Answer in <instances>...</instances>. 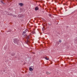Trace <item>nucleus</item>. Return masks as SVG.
<instances>
[{
    "mask_svg": "<svg viewBox=\"0 0 77 77\" xmlns=\"http://www.w3.org/2000/svg\"><path fill=\"white\" fill-rule=\"evenodd\" d=\"M18 41H19V40L16 38H15L14 39V42L15 44H18Z\"/></svg>",
    "mask_w": 77,
    "mask_h": 77,
    "instance_id": "f257e3e1",
    "label": "nucleus"
},
{
    "mask_svg": "<svg viewBox=\"0 0 77 77\" xmlns=\"http://www.w3.org/2000/svg\"><path fill=\"white\" fill-rule=\"evenodd\" d=\"M30 35H28L27 36V37L26 38V39L27 40V43H29V39Z\"/></svg>",
    "mask_w": 77,
    "mask_h": 77,
    "instance_id": "f03ea898",
    "label": "nucleus"
},
{
    "mask_svg": "<svg viewBox=\"0 0 77 77\" xmlns=\"http://www.w3.org/2000/svg\"><path fill=\"white\" fill-rule=\"evenodd\" d=\"M19 5H20V6H23L24 4L23 3H20L19 4Z\"/></svg>",
    "mask_w": 77,
    "mask_h": 77,
    "instance_id": "7ed1b4c3",
    "label": "nucleus"
},
{
    "mask_svg": "<svg viewBox=\"0 0 77 77\" xmlns=\"http://www.w3.org/2000/svg\"><path fill=\"white\" fill-rule=\"evenodd\" d=\"M45 59H46V60H48L50 59L49 58H47V57H45Z\"/></svg>",
    "mask_w": 77,
    "mask_h": 77,
    "instance_id": "20e7f679",
    "label": "nucleus"
},
{
    "mask_svg": "<svg viewBox=\"0 0 77 77\" xmlns=\"http://www.w3.org/2000/svg\"><path fill=\"white\" fill-rule=\"evenodd\" d=\"M26 32H27V31H26V30H25V31H23V35H24V34H25V33H26Z\"/></svg>",
    "mask_w": 77,
    "mask_h": 77,
    "instance_id": "39448f33",
    "label": "nucleus"
},
{
    "mask_svg": "<svg viewBox=\"0 0 77 77\" xmlns=\"http://www.w3.org/2000/svg\"><path fill=\"white\" fill-rule=\"evenodd\" d=\"M29 71H33V69H32V68H29Z\"/></svg>",
    "mask_w": 77,
    "mask_h": 77,
    "instance_id": "423d86ee",
    "label": "nucleus"
},
{
    "mask_svg": "<svg viewBox=\"0 0 77 77\" xmlns=\"http://www.w3.org/2000/svg\"><path fill=\"white\" fill-rule=\"evenodd\" d=\"M35 9L36 11H37V10H38V9H39V8L38 7H36L35 8Z\"/></svg>",
    "mask_w": 77,
    "mask_h": 77,
    "instance_id": "0eeeda50",
    "label": "nucleus"
},
{
    "mask_svg": "<svg viewBox=\"0 0 77 77\" xmlns=\"http://www.w3.org/2000/svg\"><path fill=\"white\" fill-rule=\"evenodd\" d=\"M15 54H14V53H12V56H14Z\"/></svg>",
    "mask_w": 77,
    "mask_h": 77,
    "instance_id": "6e6552de",
    "label": "nucleus"
},
{
    "mask_svg": "<svg viewBox=\"0 0 77 77\" xmlns=\"http://www.w3.org/2000/svg\"><path fill=\"white\" fill-rule=\"evenodd\" d=\"M45 30V28L43 27V28H42V31H44V30Z\"/></svg>",
    "mask_w": 77,
    "mask_h": 77,
    "instance_id": "1a4fd4ad",
    "label": "nucleus"
},
{
    "mask_svg": "<svg viewBox=\"0 0 77 77\" xmlns=\"http://www.w3.org/2000/svg\"><path fill=\"white\" fill-rule=\"evenodd\" d=\"M62 42V41L60 40H59V42Z\"/></svg>",
    "mask_w": 77,
    "mask_h": 77,
    "instance_id": "9d476101",
    "label": "nucleus"
},
{
    "mask_svg": "<svg viewBox=\"0 0 77 77\" xmlns=\"http://www.w3.org/2000/svg\"><path fill=\"white\" fill-rule=\"evenodd\" d=\"M1 3H3V4H4V3H3V2L2 1H1Z\"/></svg>",
    "mask_w": 77,
    "mask_h": 77,
    "instance_id": "9b49d317",
    "label": "nucleus"
},
{
    "mask_svg": "<svg viewBox=\"0 0 77 77\" xmlns=\"http://www.w3.org/2000/svg\"><path fill=\"white\" fill-rule=\"evenodd\" d=\"M46 74H48V75L50 74V73H49V72H47Z\"/></svg>",
    "mask_w": 77,
    "mask_h": 77,
    "instance_id": "f8f14e48",
    "label": "nucleus"
},
{
    "mask_svg": "<svg viewBox=\"0 0 77 77\" xmlns=\"http://www.w3.org/2000/svg\"><path fill=\"white\" fill-rule=\"evenodd\" d=\"M49 17H51V14H49Z\"/></svg>",
    "mask_w": 77,
    "mask_h": 77,
    "instance_id": "ddd939ff",
    "label": "nucleus"
}]
</instances>
